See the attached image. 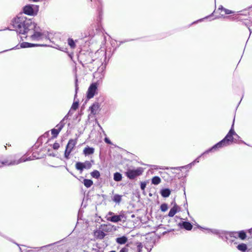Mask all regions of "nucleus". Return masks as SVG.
<instances>
[{
	"label": "nucleus",
	"instance_id": "f257e3e1",
	"mask_svg": "<svg viewBox=\"0 0 252 252\" xmlns=\"http://www.w3.org/2000/svg\"><path fill=\"white\" fill-rule=\"evenodd\" d=\"M12 26L14 30L17 33L27 34L32 31L35 27V23L31 19H28L26 17L19 16L15 18L12 21Z\"/></svg>",
	"mask_w": 252,
	"mask_h": 252
},
{
	"label": "nucleus",
	"instance_id": "f03ea898",
	"mask_svg": "<svg viewBox=\"0 0 252 252\" xmlns=\"http://www.w3.org/2000/svg\"><path fill=\"white\" fill-rule=\"evenodd\" d=\"M234 123V119L233 120L231 128L230 129L228 133L227 134V135L225 136V137L220 142L215 144L211 149L205 151L204 153V154L208 153L209 152L213 150H216L217 149L221 148L223 147L227 146L232 143L236 142L237 140L235 137L239 138V136L235 132L233 129Z\"/></svg>",
	"mask_w": 252,
	"mask_h": 252
},
{
	"label": "nucleus",
	"instance_id": "7ed1b4c3",
	"mask_svg": "<svg viewBox=\"0 0 252 252\" xmlns=\"http://www.w3.org/2000/svg\"><path fill=\"white\" fill-rule=\"evenodd\" d=\"M39 27H37L35 23V27L32 30L31 32H29L26 36L27 40L32 41H39L44 39L48 38V32H41L39 31Z\"/></svg>",
	"mask_w": 252,
	"mask_h": 252
},
{
	"label": "nucleus",
	"instance_id": "20e7f679",
	"mask_svg": "<svg viewBox=\"0 0 252 252\" xmlns=\"http://www.w3.org/2000/svg\"><path fill=\"white\" fill-rule=\"evenodd\" d=\"M97 83H93L90 85L86 93V97L88 99L93 98L97 94Z\"/></svg>",
	"mask_w": 252,
	"mask_h": 252
},
{
	"label": "nucleus",
	"instance_id": "39448f33",
	"mask_svg": "<svg viewBox=\"0 0 252 252\" xmlns=\"http://www.w3.org/2000/svg\"><path fill=\"white\" fill-rule=\"evenodd\" d=\"M24 12L28 15H36L39 10V6L36 5H29L23 8Z\"/></svg>",
	"mask_w": 252,
	"mask_h": 252
},
{
	"label": "nucleus",
	"instance_id": "423d86ee",
	"mask_svg": "<svg viewBox=\"0 0 252 252\" xmlns=\"http://www.w3.org/2000/svg\"><path fill=\"white\" fill-rule=\"evenodd\" d=\"M77 144V141L75 139H70L66 146L64 157L66 159L69 158V156L71 152L74 149L76 144Z\"/></svg>",
	"mask_w": 252,
	"mask_h": 252
},
{
	"label": "nucleus",
	"instance_id": "0eeeda50",
	"mask_svg": "<svg viewBox=\"0 0 252 252\" xmlns=\"http://www.w3.org/2000/svg\"><path fill=\"white\" fill-rule=\"evenodd\" d=\"M239 238L241 240H244L246 238V234L244 231H240L238 232H230L226 234V238Z\"/></svg>",
	"mask_w": 252,
	"mask_h": 252
},
{
	"label": "nucleus",
	"instance_id": "6e6552de",
	"mask_svg": "<svg viewBox=\"0 0 252 252\" xmlns=\"http://www.w3.org/2000/svg\"><path fill=\"white\" fill-rule=\"evenodd\" d=\"M142 171V170L140 168L136 169H128L126 174L129 179H133L135 177L140 175Z\"/></svg>",
	"mask_w": 252,
	"mask_h": 252
},
{
	"label": "nucleus",
	"instance_id": "1a4fd4ad",
	"mask_svg": "<svg viewBox=\"0 0 252 252\" xmlns=\"http://www.w3.org/2000/svg\"><path fill=\"white\" fill-rule=\"evenodd\" d=\"M142 248V246L141 244H138L136 247L135 250L133 248H132L131 247L127 245L125 247H123L120 250L119 252H141Z\"/></svg>",
	"mask_w": 252,
	"mask_h": 252
},
{
	"label": "nucleus",
	"instance_id": "9d476101",
	"mask_svg": "<svg viewBox=\"0 0 252 252\" xmlns=\"http://www.w3.org/2000/svg\"><path fill=\"white\" fill-rule=\"evenodd\" d=\"M92 167V163L89 161H86L84 162H78L75 164L76 168L82 172L84 169H90Z\"/></svg>",
	"mask_w": 252,
	"mask_h": 252
},
{
	"label": "nucleus",
	"instance_id": "9b49d317",
	"mask_svg": "<svg viewBox=\"0 0 252 252\" xmlns=\"http://www.w3.org/2000/svg\"><path fill=\"white\" fill-rule=\"evenodd\" d=\"M32 159L30 158H26L25 157H22L20 159H19L18 160H13L10 162H8L7 161L2 162V163L5 165H17L20 163L25 162L26 161L30 160Z\"/></svg>",
	"mask_w": 252,
	"mask_h": 252
},
{
	"label": "nucleus",
	"instance_id": "f8f14e48",
	"mask_svg": "<svg viewBox=\"0 0 252 252\" xmlns=\"http://www.w3.org/2000/svg\"><path fill=\"white\" fill-rule=\"evenodd\" d=\"M64 126V123L63 121L56 126V128H53L51 130V133L54 137H57L60 131L62 129Z\"/></svg>",
	"mask_w": 252,
	"mask_h": 252
},
{
	"label": "nucleus",
	"instance_id": "ddd939ff",
	"mask_svg": "<svg viewBox=\"0 0 252 252\" xmlns=\"http://www.w3.org/2000/svg\"><path fill=\"white\" fill-rule=\"evenodd\" d=\"M123 218L126 219L125 215L124 214H120L119 215H114L108 217L107 220L113 222H118L121 221Z\"/></svg>",
	"mask_w": 252,
	"mask_h": 252
},
{
	"label": "nucleus",
	"instance_id": "4468645a",
	"mask_svg": "<svg viewBox=\"0 0 252 252\" xmlns=\"http://www.w3.org/2000/svg\"><path fill=\"white\" fill-rule=\"evenodd\" d=\"M100 107V105L97 102H95L90 107L91 113L94 115H95Z\"/></svg>",
	"mask_w": 252,
	"mask_h": 252
},
{
	"label": "nucleus",
	"instance_id": "2eb2a0df",
	"mask_svg": "<svg viewBox=\"0 0 252 252\" xmlns=\"http://www.w3.org/2000/svg\"><path fill=\"white\" fill-rule=\"evenodd\" d=\"M127 241V238L126 236H123L121 237L116 238V242L121 245L126 244Z\"/></svg>",
	"mask_w": 252,
	"mask_h": 252
},
{
	"label": "nucleus",
	"instance_id": "dca6fc26",
	"mask_svg": "<svg viewBox=\"0 0 252 252\" xmlns=\"http://www.w3.org/2000/svg\"><path fill=\"white\" fill-rule=\"evenodd\" d=\"M94 149L92 147H87L83 150V153L85 156H88L94 154Z\"/></svg>",
	"mask_w": 252,
	"mask_h": 252
},
{
	"label": "nucleus",
	"instance_id": "f3484780",
	"mask_svg": "<svg viewBox=\"0 0 252 252\" xmlns=\"http://www.w3.org/2000/svg\"><path fill=\"white\" fill-rule=\"evenodd\" d=\"M178 208L179 207L177 205H174V206L170 209L168 213V216L170 217H173L178 211Z\"/></svg>",
	"mask_w": 252,
	"mask_h": 252
},
{
	"label": "nucleus",
	"instance_id": "a211bd4d",
	"mask_svg": "<svg viewBox=\"0 0 252 252\" xmlns=\"http://www.w3.org/2000/svg\"><path fill=\"white\" fill-rule=\"evenodd\" d=\"M94 235L96 238L100 239H103L105 236V233L101 230L95 231L94 232Z\"/></svg>",
	"mask_w": 252,
	"mask_h": 252
},
{
	"label": "nucleus",
	"instance_id": "6ab92c4d",
	"mask_svg": "<svg viewBox=\"0 0 252 252\" xmlns=\"http://www.w3.org/2000/svg\"><path fill=\"white\" fill-rule=\"evenodd\" d=\"M170 193L171 191L168 189H162L160 191L161 195L164 197H168L170 195Z\"/></svg>",
	"mask_w": 252,
	"mask_h": 252
},
{
	"label": "nucleus",
	"instance_id": "aec40b11",
	"mask_svg": "<svg viewBox=\"0 0 252 252\" xmlns=\"http://www.w3.org/2000/svg\"><path fill=\"white\" fill-rule=\"evenodd\" d=\"M83 183L86 188H89L93 185V182L91 180L85 179L83 180Z\"/></svg>",
	"mask_w": 252,
	"mask_h": 252
},
{
	"label": "nucleus",
	"instance_id": "412c9836",
	"mask_svg": "<svg viewBox=\"0 0 252 252\" xmlns=\"http://www.w3.org/2000/svg\"><path fill=\"white\" fill-rule=\"evenodd\" d=\"M37 46V44L30 43L28 42H23L20 44L21 48H28Z\"/></svg>",
	"mask_w": 252,
	"mask_h": 252
},
{
	"label": "nucleus",
	"instance_id": "4be33fe9",
	"mask_svg": "<svg viewBox=\"0 0 252 252\" xmlns=\"http://www.w3.org/2000/svg\"><path fill=\"white\" fill-rule=\"evenodd\" d=\"M112 200L116 203H119L122 200V195L119 194H115L112 198Z\"/></svg>",
	"mask_w": 252,
	"mask_h": 252
},
{
	"label": "nucleus",
	"instance_id": "5701e85b",
	"mask_svg": "<svg viewBox=\"0 0 252 252\" xmlns=\"http://www.w3.org/2000/svg\"><path fill=\"white\" fill-rule=\"evenodd\" d=\"M161 182V179L158 176H155L152 178V183L154 185H158Z\"/></svg>",
	"mask_w": 252,
	"mask_h": 252
},
{
	"label": "nucleus",
	"instance_id": "b1692460",
	"mask_svg": "<svg viewBox=\"0 0 252 252\" xmlns=\"http://www.w3.org/2000/svg\"><path fill=\"white\" fill-rule=\"evenodd\" d=\"M122 179V175L118 172H116L114 173V180L115 181L119 182L121 181Z\"/></svg>",
	"mask_w": 252,
	"mask_h": 252
},
{
	"label": "nucleus",
	"instance_id": "393cba45",
	"mask_svg": "<svg viewBox=\"0 0 252 252\" xmlns=\"http://www.w3.org/2000/svg\"><path fill=\"white\" fill-rule=\"evenodd\" d=\"M183 227L188 230H190L192 229V226L189 222H184L183 223Z\"/></svg>",
	"mask_w": 252,
	"mask_h": 252
},
{
	"label": "nucleus",
	"instance_id": "a878e982",
	"mask_svg": "<svg viewBox=\"0 0 252 252\" xmlns=\"http://www.w3.org/2000/svg\"><path fill=\"white\" fill-rule=\"evenodd\" d=\"M237 249L242 252H245L247 249V245L245 244H241L238 245Z\"/></svg>",
	"mask_w": 252,
	"mask_h": 252
},
{
	"label": "nucleus",
	"instance_id": "bb28decb",
	"mask_svg": "<svg viewBox=\"0 0 252 252\" xmlns=\"http://www.w3.org/2000/svg\"><path fill=\"white\" fill-rule=\"evenodd\" d=\"M68 44L71 48L74 49L76 47L75 41L72 38H68L67 40Z\"/></svg>",
	"mask_w": 252,
	"mask_h": 252
},
{
	"label": "nucleus",
	"instance_id": "cd10ccee",
	"mask_svg": "<svg viewBox=\"0 0 252 252\" xmlns=\"http://www.w3.org/2000/svg\"><path fill=\"white\" fill-rule=\"evenodd\" d=\"M91 176L95 179H98L100 177V173L98 171L95 170L91 173Z\"/></svg>",
	"mask_w": 252,
	"mask_h": 252
},
{
	"label": "nucleus",
	"instance_id": "c85d7f7f",
	"mask_svg": "<svg viewBox=\"0 0 252 252\" xmlns=\"http://www.w3.org/2000/svg\"><path fill=\"white\" fill-rule=\"evenodd\" d=\"M219 9H221L222 11H223L225 14H231V13H233V11H232L230 10L225 9V8H223L222 6H221V7H220Z\"/></svg>",
	"mask_w": 252,
	"mask_h": 252
},
{
	"label": "nucleus",
	"instance_id": "c756f323",
	"mask_svg": "<svg viewBox=\"0 0 252 252\" xmlns=\"http://www.w3.org/2000/svg\"><path fill=\"white\" fill-rule=\"evenodd\" d=\"M160 209L162 212H165L168 209V206L166 204H162L160 206Z\"/></svg>",
	"mask_w": 252,
	"mask_h": 252
},
{
	"label": "nucleus",
	"instance_id": "7c9ffc66",
	"mask_svg": "<svg viewBox=\"0 0 252 252\" xmlns=\"http://www.w3.org/2000/svg\"><path fill=\"white\" fill-rule=\"evenodd\" d=\"M78 105H79V104H78V102H73V104L72 105L71 109L75 110L78 108Z\"/></svg>",
	"mask_w": 252,
	"mask_h": 252
},
{
	"label": "nucleus",
	"instance_id": "2f4dec72",
	"mask_svg": "<svg viewBox=\"0 0 252 252\" xmlns=\"http://www.w3.org/2000/svg\"><path fill=\"white\" fill-rule=\"evenodd\" d=\"M206 230H208L209 232L216 234H219V232L218 230L216 229H206Z\"/></svg>",
	"mask_w": 252,
	"mask_h": 252
},
{
	"label": "nucleus",
	"instance_id": "473e14b6",
	"mask_svg": "<svg viewBox=\"0 0 252 252\" xmlns=\"http://www.w3.org/2000/svg\"><path fill=\"white\" fill-rule=\"evenodd\" d=\"M60 147V144L58 143H55L53 145V148L55 150H58Z\"/></svg>",
	"mask_w": 252,
	"mask_h": 252
},
{
	"label": "nucleus",
	"instance_id": "72a5a7b5",
	"mask_svg": "<svg viewBox=\"0 0 252 252\" xmlns=\"http://www.w3.org/2000/svg\"><path fill=\"white\" fill-rule=\"evenodd\" d=\"M145 187H146V184L145 183H142L141 184V189L142 190H144L145 189Z\"/></svg>",
	"mask_w": 252,
	"mask_h": 252
},
{
	"label": "nucleus",
	"instance_id": "f704fd0d",
	"mask_svg": "<svg viewBox=\"0 0 252 252\" xmlns=\"http://www.w3.org/2000/svg\"><path fill=\"white\" fill-rule=\"evenodd\" d=\"M77 80L76 79V83H75V92H76V94H77V90L78 89V85H77ZM76 94H75V95Z\"/></svg>",
	"mask_w": 252,
	"mask_h": 252
},
{
	"label": "nucleus",
	"instance_id": "c9c22d12",
	"mask_svg": "<svg viewBox=\"0 0 252 252\" xmlns=\"http://www.w3.org/2000/svg\"><path fill=\"white\" fill-rule=\"evenodd\" d=\"M104 141H105V142L106 143H107L108 144H111V143L110 140L108 138H107L106 137L104 139Z\"/></svg>",
	"mask_w": 252,
	"mask_h": 252
},
{
	"label": "nucleus",
	"instance_id": "e433bc0d",
	"mask_svg": "<svg viewBox=\"0 0 252 252\" xmlns=\"http://www.w3.org/2000/svg\"><path fill=\"white\" fill-rule=\"evenodd\" d=\"M199 158H200V157H199L197 158H196L191 164H194L195 162H198Z\"/></svg>",
	"mask_w": 252,
	"mask_h": 252
},
{
	"label": "nucleus",
	"instance_id": "4c0bfd02",
	"mask_svg": "<svg viewBox=\"0 0 252 252\" xmlns=\"http://www.w3.org/2000/svg\"><path fill=\"white\" fill-rule=\"evenodd\" d=\"M113 215H114V213L113 212H109L108 213V215H109V216H114Z\"/></svg>",
	"mask_w": 252,
	"mask_h": 252
},
{
	"label": "nucleus",
	"instance_id": "58836bf2",
	"mask_svg": "<svg viewBox=\"0 0 252 252\" xmlns=\"http://www.w3.org/2000/svg\"><path fill=\"white\" fill-rule=\"evenodd\" d=\"M19 48L17 47V46H15V47L13 48L12 49H18Z\"/></svg>",
	"mask_w": 252,
	"mask_h": 252
},
{
	"label": "nucleus",
	"instance_id": "ea45409f",
	"mask_svg": "<svg viewBox=\"0 0 252 252\" xmlns=\"http://www.w3.org/2000/svg\"><path fill=\"white\" fill-rule=\"evenodd\" d=\"M246 252H252L251 250H248Z\"/></svg>",
	"mask_w": 252,
	"mask_h": 252
},
{
	"label": "nucleus",
	"instance_id": "a19ab883",
	"mask_svg": "<svg viewBox=\"0 0 252 252\" xmlns=\"http://www.w3.org/2000/svg\"><path fill=\"white\" fill-rule=\"evenodd\" d=\"M250 232H252V229H251L250 230Z\"/></svg>",
	"mask_w": 252,
	"mask_h": 252
},
{
	"label": "nucleus",
	"instance_id": "79ce46f5",
	"mask_svg": "<svg viewBox=\"0 0 252 252\" xmlns=\"http://www.w3.org/2000/svg\"><path fill=\"white\" fill-rule=\"evenodd\" d=\"M64 119H65V117H64V119L62 121H63H63H64Z\"/></svg>",
	"mask_w": 252,
	"mask_h": 252
},
{
	"label": "nucleus",
	"instance_id": "37998d69",
	"mask_svg": "<svg viewBox=\"0 0 252 252\" xmlns=\"http://www.w3.org/2000/svg\"><path fill=\"white\" fill-rule=\"evenodd\" d=\"M202 20H203V19H200L199 21H202Z\"/></svg>",
	"mask_w": 252,
	"mask_h": 252
}]
</instances>
